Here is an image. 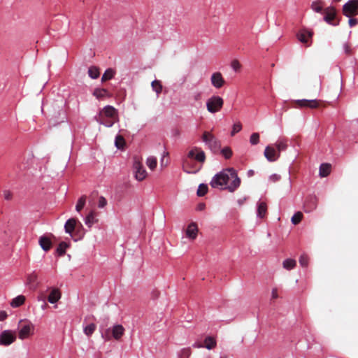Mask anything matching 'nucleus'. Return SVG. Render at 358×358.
I'll return each instance as SVG.
<instances>
[{"label": "nucleus", "mask_w": 358, "mask_h": 358, "mask_svg": "<svg viewBox=\"0 0 358 358\" xmlns=\"http://www.w3.org/2000/svg\"><path fill=\"white\" fill-rule=\"evenodd\" d=\"M241 184L234 169L229 168L217 173L211 180L210 185L213 188L227 189L229 192H234Z\"/></svg>", "instance_id": "obj_1"}, {"label": "nucleus", "mask_w": 358, "mask_h": 358, "mask_svg": "<svg viewBox=\"0 0 358 358\" xmlns=\"http://www.w3.org/2000/svg\"><path fill=\"white\" fill-rule=\"evenodd\" d=\"M95 119L100 124L111 127L118 120L117 110L113 106L108 105L99 111Z\"/></svg>", "instance_id": "obj_2"}, {"label": "nucleus", "mask_w": 358, "mask_h": 358, "mask_svg": "<svg viewBox=\"0 0 358 358\" xmlns=\"http://www.w3.org/2000/svg\"><path fill=\"white\" fill-rule=\"evenodd\" d=\"M34 331L35 326L31 321L27 320H20L17 326V331L18 338L20 340L29 338L34 334Z\"/></svg>", "instance_id": "obj_3"}, {"label": "nucleus", "mask_w": 358, "mask_h": 358, "mask_svg": "<svg viewBox=\"0 0 358 358\" xmlns=\"http://www.w3.org/2000/svg\"><path fill=\"white\" fill-rule=\"evenodd\" d=\"M202 141L214 153L217 152L221 148L220 141L209 131L203 133Z\"/></svg>", "instance_id": "obj_4"}, {"label": "nucleus", "mask_w": 358, "mask_h": 358, "mask_svg": "<svg viewBox=\"0 0 358 358\" xmlns=\"http://www.w3.org/2000/svg\"><path fill=\"white\" fill-rule=\"evenodd\" d=\"M223 104L224 100L222 97L213 95L206 101L207 110L210 113H216L222 109Z\"/></svg>", "instance_id": "obj_5"}, {"label": "nucleus", "mask_w": 358, "mask_h": 358, "mask_svg": "<svg viewBox=\"0 0 358 358\" xmlns=\"http://www.w3.org/2000/svg\"><path fill=\"white\" fill-rule=\"evenodd\" d=\"M124 328L121 324H115L111 329H108L101 336L106 340H110L111 337L115 340H120L124 334Z\"/></svg>", "instance_id": "obj_6"}, {"label": "nucleus", "mask_w": 358, "mask_h": 358, "mask_svg": "<svg viewBox=\"0 0 358 358\" xmlns=\"http://www.w3.org/2000/svg\"><path fill=\"white\" fill-rule=\"evenodd\" d=\"M286 148L287 144L282 138L278 139L275 143L270 145V162L275 161L278 158L280 152L285 150Z\"/></svg>", "instance_id": "obj_7"}, {"label": "nucleus", "mask_w": 358, "mask_h": 358, "mask_svg": "<svg viewBox=\"0 0 358 358\" xmlns=\"http://www.w3.org/2000/svg\"><path fill=\"white\" fill-rule=\"evenodd\" d=\"M133 169L135 178L138 181L143 180L147 177V171L138 159H134Z\"/></svg>", "instance_id": "obj_8"}, {"label": "nucleus", "mask_w": 358, "mask_h": 358, "mask_svg": "<svg viewBox=\"0 0 358 358\" xmlns=\"http://www.w3.org/2000/svg\"><path fill=\"white\" fill-rule=\"evenodd\" d=\"M343 15L350 17L358 14V0H349L343 6Z\"/></svg>", "instance_id": "obj_9"}, {"label": "nucleus", "mask_w": 358, "mask_h": 358, "mask_svg": "<svg viewBox=\"0 0 358 358\" xmlns=\"http://www.w3.org/2000/svg\"><path fill=\"white\" fill-rule=\"evenodd\" d=\"M16 340L15 332L11 330H4L0 334V345L8 346Z\"/></svg>", "instance_id": "obj_10"}, {"label": "nucleus", "mask_w": 358, "mask_h": 358, "mask_svg": "<svg viewBox=\"0 0 358 358\" xmlns=\"http://www.w3.org/2000/svg\"><path fill=\"white\" fill-rule=\"evenodd\" d=\"M324 16L323 20L332 26H337L339 24L338 21L334 22V20L336 17V12L333 6H329L324 10Z\"/></svg>", "instance_id": "obj_11"}, {"label": "nucleus", "mask_w": 358, "mask_h": 358, "mask_svg": "<svg viewBox=\"0 0 358 358\" xmlns=\"http://www.w3.org/2000/svg\"><path fill=\"white\" fill-rule=\"evenodd\" d=\"M187 158L194 159L199 162L203 163L206 160V155L201 148L194 147L188 152Z\"/></svg>", "instance_id": "obj_12"}, {"label": "nucleus", "mask_w": 358, "mask_h": 358, "mask_svg": "<svg viewBox=\"0 0 358 358\" xmlns=\"http://www.w3.org/2000/svg\"><path fill=\"white\" fill-rule=\"evenodd\" d=\"M210 83L215 89L222 87L225 84L222 74L220 71L213 73L210 76Z\"/></svg>", "instance_id": "obj_13"}, {"label": "nucleus", "mask_w": 358, "mask_h": 358, "mask_svg": "<svg viewBox=\"0 0 358 358\" xmlns=\"http://www.w3.org/2000/svg\"><path fill=\"white\" fill-rule=\"evenodd\" d=\"M317 201L315 196H309L306 198L304 203V210L306 213H311L316 209Z\"/></svg>", "instance_id": "obj_14"}, {"label": "nucleus", "mask_w": 358, "mask_h": 358, "mask_svg": "<svg viewBox=\"0 0 358 358\" xmlns=\"http://www.w3.org/2000/svg\"><path fill=\"white\" fill-rule=\"evenodd\" d=\"M297 38L302 43H307L309 38H312L313 32L307 29H302L297 33Z\"/></svg>", "instance_id": "obj_15"}, {"label": "nucleus", "mask_w": 358, "mask_h": 358, "mask_svg": "<svg viewBox=\"0 0 358 358\" xmlns=\"http://www.w3.org/2000/svg\"><path fill=\"white\" fill-rule=\"evenodd\" d=\"M198 232V227L196 223H190L186 230V236L187 238L194 240L196 238Z\"/></svg>", "instance_id": "obj_16"}, {"label": "nucleus", "mask_w": 358, "mask_h": 358, "mask_svg": "<svg viewBox=\"0 0 358 358\" xmlns=\"http://www.w3.org/2000/svg\"><path fill=\"white\" fill-rule=\"evenodd\" d=\"M62 294L60 291L57 288L52 289L48 297V301L50 303H55L61 299Z\"/></svg>", "instance_id": "obj_17"}, {"label": "nucleus", "mask_w": 358, "mask_h": 358, "mask_svg": "<svg viewBox=\"0 0 358 358\" xmlns=\"http://www.w3.org/2000/svg\"><path fill=\"white\" fill-rule=\"evenodd\" d=\"M182 169L183 171L187 173H196L200 170L201 167L194 168L189 160L188 159H185L182 163Z\"/></svg>", "instance_id": "obj_18"}, {"label": "nucleus", "mask_w": 358, "mask_h": 358, "mask_svg": "<svg viewBox=\"0 0 358 358\" xmlns=\"http://www.w3.org/2000/svg\"><path fill=\"white\" fill-rule=\"evenodd\" d=\"M77 223H78L77 220H76L74 218L69 219L64 224V229H65L66 233L71 235L72 232L74 231V229L76 227Z\"/></svg>", "instance_id": "obj_19"}, {"label": "nucleus", "mask_w": 358, "mask_h": 358, "mask_svg": "<svg viewBox=\"0 0 358 358\" xmlns=\"http://www.w3.org/2000/svg\"><path fill=\"white\" fill-rule=\"evenodd\" d=\"M267 204L264 201H259L257 203V216L259 218H263L266 213Z\"/></svg>", "instance_id": "obj_20"}, {"label": "nucleus", "mask_w": 358, "mask_h": 358, "mask_svg": "<svg viewBox=\"0 0 358 358\" xmlns=\"http://www.w3.org/2000/svg\"><path fill=\"white\" fill-rule=\"evenodd\" d=\"M297 102L299 103L300 106H306L311 108H316L317 106V103L316 99H301L297 100Z\"/></svg>", "instance_id": "obj_21"}, {"label": "nucleus", "mask_w": 358, "mask_h": 358, "mask_svg": "<svg viewBox=\"0 0 358 358\" xmlns=\"http://www.w3.org/2000/svg\"><path fill=\"white\" fill-rule=\"evenodd\" d=\"M331 171V165L327 163L322 164L320 166L319 175L322 178H324L329 176Z\"/></svg>", "instance_id": "obj_22"}, {"label": "nucleus", "mask_w": 358, "mask_h": 358, "mask_svg": "<svg viewBox=\"0 0 358 358\" xmlns=\"http://www.w3.org/2000/svg\"><path fill=\"white\" fill-rule=\"evenodd\" d=\"M39 244L42 249L45 251L49 250L52 245L50 240L45 236H41L39 238Z\"/></svg>", "instance_id": "obj_23"}, {"label": "nucleus", "mask_w": 358, "mask_h": 358, "mask_svg": "<svg viewBox=\"0 0 358 358\" xmlns=\"http://www.w3.org/2000/svg\"><path fill=\"white\" fill-rule=\"evenodd\" d=\"M25 301V296L23 295H19L16 297H15L11 301H10V306L13 308H17L20 306H22Z\"/></svg>", "instance_id": "obj_24"}, {"label": "nucleus", "mask_w": 358, "mask_h": 358, "mask_svg": "<svg viewBox=\"0 0 358 358\" xmlns=\"http://www.w3.org/2000/svg\"><path fill=\"white\" fill-rule=\"evenodd\" d=\"M217 345L215 339L212 336H207L204 339V348L208 350H212Z\"/></svg>", "instance_id": "obj_25"}, {"label": "nucleus", "mask_w": 358, "mask_h": 358, "mask_svg": "<svg viewBox=\"0 0 358 358\" xmlns=\"http://www.w3.org/2000/svg\"><path fill=\"white\" fill-rule=\"evenodd\" d=\"M296 262L294 259H286L282 262V266L286 270H292L296 266Z\"/></svg>", "instance_id": "obj_26"}, {"label": "nucleus", "mask_w": 358, "mask_h": 358, "mask_svg": "<svg viewBox=\"0 0 358 358\" xmlns=\"http://www.w3.org/2000/svg\"><path fill=\"white\" fill-rule=\"evenodd\" d=\"M93 95L97 99H101L108 95V92L106 90L103 88H96L94 90Z\"/></svg>", "instance_id": "obj_27"}, {"label": "nucleus", "mask_w": 358, "mask_h": 358, "mask_svg": "<svg viewBox=\"0 0 358 358\" xmlns=\"http://www.w3.org/2000/svg\"><path fill=\"white\" fill-rule=\"evenodd\" d=\"M157 164V160L155 157L150 156L147 158L146 165L150 170L153 171L156 168Z\"/></svg>", "instance_id": "obj_28"}, {"label": "nucleus", "mask_w": 358, "mask_h": 358, "mask_svg": "<svg viewBox=\"0 0 358 358\" xmlns=\"http://www.w3.org/2000/svg\"><path fill=\"white\" fill-rule=\"evenodd\" d=\"M95 222V213L91 211L85 218V223L87 226L91 227Z\"/></svg>", "instance_id": "obj_29"}, {"label": "nucleus", "mask_w": 358, "mask_h": 358, "mask_svg": "<svg viewBox=\"0 0 358 358\" xmlns=\"http://www.w3.org/2000/svg\"><path fill=\"white\" fill-rule=\"evenodd\" d=\"M152 88L153 91H155L157 93V96L162 91V85L161 84V82L157 80H155L151 83Z\"/></svg>", "instance_id": "obj_30"}, {"label": "nucleus", "mask_w": 358, "mask_h": 358, "mask_svg": "<svg viewBox=\"0 0 358 358\" xmlns=\"http://www.w3.org/2000/svg\"><path fill=\"white\" fill-rule=\"evenodd\" d=\"M37 275L33 272L27 276V282L31 287L35 288L36 287Z\"/></svg>", "instance_id": "obj_31"}, {"label": "nucleus", "mask_w": 358, "mask_h": 358, "mask_svg": "<svg viewBox=\"0 0 358 358\" xmlns=\"http://www.w3.org/2000/svg\"><path fill=\"white\" fill-rule=\"evenodd\" d=\"M115 74V71L113 69H108L105 71L104 73L102 76L101 80L106 81L110 80L114 77Z\"/></svg>", "instance_id": "obj_32"}, {"label": "nucleus", "mask_w": 358, "mask_h": 358, "mask_svg": "<svg viewBox=\"0 0 358 358\" xmlns=\"http://www.w3.org/2000/svg\"><path fill=\"white\" fill-rule=\"evenodd\" d=\"M96 328V325L93 323H91L84 327L83 332L86 336H90L94 332Z\"/></svg>", "instance_id": "obj_33"}, {"label": "nucleus", "mask_w": 358, "mask_h": 358, "mask_svg": "<svg viewBox=\"0 0 358 358\" xmlns=\"http://www.w3.org/2000/svg\"><path fill=\"white\" fill-rule=\"evenodd\" d=\"M99 69L96 66H91L88 69V75L92 79H96L99 76Z\"/></svg>", "instance_id": "obj_34"}, {"label": "nucleus", "mask_w": 358, "mask_h": 358, "mask_svg": "<svg viewBox=\"0 0 358 358\" xmlns=\"http://www.w3.org/2000/svg\"><path fill=\"white\" fill-rule=\"evenodd\" d=\"M322 1L320 0H316L312 2L311 8L316 13H322Z\"/></svg>", "instance_id": "obj_35"}, {"label": "nucleus", "mask_w": 358, "mask_h": 358, "mask_svg": "<svg viewBox=\"0 0 358 358\" xmlns=\"http://www.w3.org/2000/svg\"><path fill=\"white\" fill-rule=\"evenodd\" d=\"M230 66L234 72H238L241 70L242 65L238 59H235L231 62Z\"/></svg>", "instance_id": "obj_36"}, {"label": "nucleus", "mask_w": 358, "mask_h": 358, "mask_svg": "<svg viewBox=\"0 0 358 358\" xmlns=\"http://www.w3.org/2000/svg\"><path fill=\"white\" fill-rule=\"evenodd\" d=\"M302 217V213L299 211L295 213L291 218L292 223L294 225L298 224L301 222Z\"/></svg>", "instance_id": "obj_37"}, {"label": "nucleus", "mask_w": 358, "mask_h": 358, "mask_svg": "<svg viewBox=\"0 0 358 358\" xmlns=\"http://www.w3.org/2000/svg\"><path fill=\"white\" fill-rule=\"evenodd\" d=\"M86 201V196H82L78 201L77 204L76 206V210L77 212H80V210L83 208Z\"/></svg>", "instance_id": "obj_38"}, {"label": "nucleus", "mask_w": 358, "mask_h": 358, "mask_svg": "<svg viewBox=\"0 0 358 358\" xmlns=\"http://www.w3.org/2000/svg\"><path fill=\"white\" fill-rule=\"evenodd\" d=\"M221 154L224 156L225 159H229L233 155V152L229 147H224L221 150Z\"/></svg>", "instance_id": "obj_39"}, {"label": "nucleus", "mask_w": 358, "mask_h": 358, "mask_svg": "<svg viewBox=\"0 0 358 358\" xmlns=\"http://www.w3.org/2000/svg\"><path fill=\"white\" fill-rule=\"evenodd\" d=\"M69 248V244L65 242H62L57 247V251L59 255H64L66 250Z\"/></svg>", "instance_id": "obj_40"}, {"label": "nucleus", "mask_w": 358, "mask_h": 358, "mask_svg": "<svg viewBox=\"0 0 358 358\" xmlns=\"http://www.w3.org/2000/svg\"><path fill=\"white\" fill-rule=\"evenodd\" d=\"M115 146L118 149L122 148L124 147V138L122 136H120V135L116 136L115 140Z\"/></svg>", "instance_id": "obj_41"}, {"label": "nucleus", "mask_w": 358, "mask_h": 358, "mask_svg": "<svg viewBox=\"0 0 358 358\" xmlns=\"http://www.w3.org/2000/svg\"><path fill=\"white\" fill-rule=\"evenodd\" d=\"M242 129V124L240 122L234 123L232 126V130L231 131V136H234L236 133H238Z\"/></svg>", "instance_id": "obj_42"}, {"label": "nucleus", "mask_w": 358, "mask_h": 358, "mask_svg": "<svg viewBox=\"0 0 358 358\" xmlns=\"http://www.w3.org/2000/svg\"><path fill=\"white\" fill-rule=\"evenodd\" d=\"M208 187L206 185L201 184L199 186L198 190H197V194L199 196H203L205 195V194L207 192Z\"/></svg>", "instance_id": "obj_43"}, {"label": "nucleus", "mask_w": 358, "mask_h": 358, "mask_svg": "<svg viewBox=\"0 0 358 358\" xmlns=\"http://www.w3.org/2000/svg\"><path fill=\"white\" fill-rule=\"evenodd\" d=\"M259 135L258 133H253L250 138V142L252 145H257L259 143Z\"/></svg>", "instance_id": "obj_44"}, {"label": "nucleus", "mask_w": 358, "mask_h": 358, "mask_svg": "<svg viewBox=\"0 0 358 358\" xmlns=\"http://www.w3.org/2000/svg\"><path fill=\"white\" fill-rule=\"evenodd\" d=\"M299 264L302 267H306L308 264V259L307 256L303 255L299 258Z\"/></svg>", "instance_id": "obj_45"}, {"label": "nucleus", "mask_w": 358, "mask_h": 358, "mask_svg": "<svg viewBox=\"0 0 358 358\" xmlns=\"http://www.w3.org/2000/svg\"><path fill=\"white\" fill-rule=\"evenodd\" d=\"M106 204H107L106 199L103 196L99 197V203H98L99 208H103L106 206Z\"/></svg>", "instance_id": "obj_46"}, {"label": "nucleus", "mask_w": 358, "mask_h": 358, "mask_svg": "<svg viewBox=\"0 0 358 358\" xmlns=\"http://www.w3.org/2000/svg\"><path fill=\"white\" fill-rule=\"evenodd\" d=\"M343 50L346 55H350L352 52V50L348 43H345L343 45Z\"/></svg>", "instance_id": "obj_47"}, {"label": "nucleus", "mask_w": 358, "mask_h": 358, "mask_svg": "<svg viewBox=\"0 0 358 358\" xmlns=\"http://www.w3.org/2000/svg\"><path fill=\"white\" fill-rule=\"evenodd\" d=\"M193 99L196 101H199L202 98V93L201 92H196L192 95Z\"/></svg>", "instance_id": "obj_48"}, {"label": "nucleus", "mask_w": 358, "mask_h": 358, "mask_svg": "<svg viewBox=\"0 0 358 358\" xmlns=\"http://www.w3.org/2000/svg\"><path fill=\"white\" fill-rule=\"evenodd\" d=\"M280 179V176L276 173L270 175V181L277 182Z\"/></svg>", "instance_id": "obj_49"}, {"label": "nucleus", "mask_w": 358, "mask_h": 358, "mask_svg": "<svg viewBox=\"0 0 358 358\" xmlns=\"http://www.w3.org/2000/svg\"><path fill=\"white\" fill-rule=\"evenodd\" d=\"M3 197L6 200H10L12 198V194L8 190H4L3 192Z\"/></svg>", "instance_id": "obj_50"}, {"label": "nucleus", "mask_w": 358, "mask_h": 358, "mask_svg": "<svg viewBox=\"0 0 358 358\" xmlns=\"http://www.w3.org/2000/svg\"><path fill=\"white\" fill-rule=\"evenodd\" d=\"M348 18H349L348 24L350 27H352L357 24L358 21L357 19L352 18V17H348Z\"/></svg>", "instance_id": "obj_51"}, {"label": "nucleus", "mask_w": 358, "mask_h": 358, "mask_svg": "<svg viewBox=\"0 0 358 358\" xmlns=\"http://www.w3.org/2000/svg\"><path fill=\"white\" fill-rule=\"evenodd\" d=\"M8 317V314L6 311L1 310L0 311V321L5 320Z\"/></svg>", "instance_id": "obj_52"}, {"label": "nucleus", "mask_w": 358, "mask_h": 358, "mask_svg": "<svg viewBox=\"0 0 358 358\" xmlns=\"http://www.w3.org/2000/svg\"><path fill=\"white\" fill-rule=\"evenodd\" d=\"M192 347L194 348H204V345L200 343L196 342L192 344Z\"/></svg>", "instance_id": "obj_53"}, {"label": "nucleus", "mask_w": 358, "mask_h": 358, "mask_svg": "<svg viewBox=\"0 0 358 358\" xmlns=\"http://www.w3.org/2000/svg\"><path fill=\"white\" fill-rule=\"evenodd\" d=\"M205 207H206L205 204H204V203H199V204L197 206L196 209H197V210H200V211H201V210H204V209H205Z\"/></svg>", "instance_id": "obj_54"}, {"label": "nucleus", "mask_w": 358, "mask_h": 358, "mask_svg": "<svg viewBox=\"0 0 358 358\" xmlns=\"http://www.w3.org/2000/svg\"><path fill=\"white\" fill-rule=\"evenodd\" d=\"M264 155L265 157L268 160V145H267L265 148Z\"/></svg>", "instance_id": "obj_55"}, {"label": "nucleus", "mask_w": 358, "mask_h": 358, "mask_svg": "<svg viewBox=\"0 0 358 358\" xmlns=\"http://www.w3.org/2000/svg\"><path fill=\"white\" fill-rule=\"evenodd\" d=\"M271 296L272 298L273 299H275L278 297V294H277V292H276V290L275 289H273L272 292H271Z\"/></svg>", "instance_id": "obj_56"}, {"label": "nucleus", "mask_w": 358, "mask_h": 358, "mask_svg": "<svg viewBox=\"0 0 358 358\" xmlns=\"http://www.w3.org/2000/svg\"><path fill=\"white\" fill-rule=\"evenodd\" d=\"M169 155V153L167 152H164L163 155H162V159H161V164L162 165H163V163H164V158L167 156Z\"/></svg>", "instance_id": "obj_57"}, {"label": "nucleus", "mask_w": 358, "mask_h": 358, "mask_svg": "<svg viewBox=\"0 0 358 358\" xmlns=\"http://www.w3.org/2000/svg\"><path fill=\"white\" fill-rule=\"evenodd\" d=\"M253 174H254V171L252 170H249L248 171V176H253Z\"/></svg>", "instance_id": "obj_58"}, {"label": "nucleus", "mask_w": 358, "mask_h": 358, "mask_svg": "<svg viewBox=\"0 0 358 358\" xmlns=\"http://www.w3.org/2000/svg\"><path fill=\"white\" fill-rule=\"evenodd\" d=\"M220 358H228V357L227 355H222V356H220Z\"/></svg>", "instance_id": "obj_59"}, {"label": "nucleus", "mask_w": 358, "mask_h": 358, "mask_svg": "<svg viewBox=\"0 0 358 358\" xmlns=\"http://www.w3.org/2000/svg\"><path fill=\"white\" fill-rule=\"evenodd\" d=\"M46 308V304H44L43 306H42V308L43 309H45Z\"/></svg>", "instance_id": "obj_60"}, {"label": "nucleus", "mask_w": 358, "mask_h": 358, "mask_svg": "<svg viewBox=\"0 0 358 358\" xmlns=\"http://www.w3.org/2000/svg\"><path fill=\"white\" fill-rule=\"evenodd\" d=\"M207 358H210V357H207Z\"/></svg>", "instance_id": "obj_61"}]
</instances>
